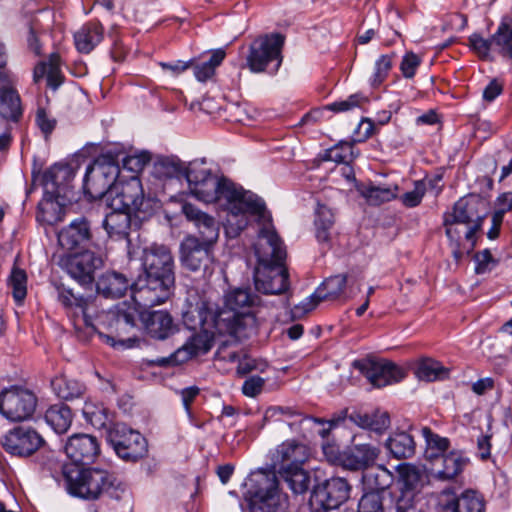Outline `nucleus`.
Returning a JSON list of instances; mask_svg holds the SVG:
<instances>
[{"instance_id": "24", "label": "nucleus", "mask_w": 512, "mask_h": 512, "mask_svg": "<svg viewBox=\"0 0 512 512\" xmlns=\"http://www.w3.org/2000/svg\"><path fill=\"white\" fill-rule=\"evenodd\" d=\"M309 455V448L305 444L292 440L279 445L274 458L279 468H295L303 466Z\"/></svg>"}, {"instance_id": "55", "label": "nucleus", "mask_w": 512, "mask_h": 512, "mask_svg": "<svg viewBox=\"0 0 512 512\" xmlns=\"http://www.w3.org/2000/svg\"><path fill=\"white\" fill-rule=\"evenodd\" d=\"M467 226L468 225L466 224H458L456 226L458 233L455 234L454 237L446 234L453 246L452 254L456 261H460L465 253H470L465 249V247L468 246V242L465 240V231Z\"/></svg>"}, {"instance_id": "62", "label": "nucleus", "mask_w": 512, "mask_h": 512, "mask_svg": "<svg viewBox=\"0 0 512 512\" xmlns=\"http://www.w3.org/2000/svg\"><path fill=\"white\" fill-rule=\"evenodd\" d=\"M56 119L48 115L44 108H38L36 112V124L47 137L56 126Z\"/></svg>"}, {"instance_id": "51", "label": "nucleus", "mask_w": 512, "mask_h": 512, "mask_svg": "<svg viewBox=\"0 0 512 512\" xmlns=\"http://www.w3.org/2000/svg\"><path fill=\"white\" fill-rule=\"evenodd\" d=\"M393 57L394 54H385L376 60L369 80L372 87H379L386 80L393 66Z\"/></svg>"}, {"instance_id": "14", "label": "nucleus", "mask_w": 512, "mask_h": 512, "mask_svg": "<svg viewBox=\"0 0 512 512\" xmlns=\"http://www.w3.org/2000/svg\"><path fill=\"white\" fill-rule=\"evenodd\" d=\"M44 444L45 440L35 429L25 426L9 430L1 439L4 450L19 457L31 456Z\"/></svg>"}, {"instance_id": "64", "label": "nucleus", "mask_w": 512, "mask_h": 512, "mask_svg": "<svg viewBox=\"0 0 512 512\" xmlns=\"http://www.w3.org/2000/svg\"><path fill=\"white\" fill-rule=\"evenodd\" d=\"M419 65V57L416 54L410 52L405 54L403 57L400 64V70L405 78H412L415 75L416 69Z\"/></svg>"}, {"instance_id": "17", "label": "nucleus", "mask_w": 512, "mask_h": 512, "mask_svg": "<svg viewBox=\"0 0 512 512\" xmlns=\"http://www.w3.org/2000/svg\"><path fill=\"white\" fill-rule=\"evenodd\" d=\"M211 247L196 235H187L180 244V261L190 271L207 269L211 263Z\"/></svg>"}, {"instance_id": "25", "label": "nucleus", "mask_w": 512, "mask_h": 512, "mask_svg": "<svg viewBox=\"0 0 512 512\" xmlns=\"http://www.w3.org/2000/svg\"><path fill=\"white\" fill-rule=\"evenodd\" d=\"M74 177L72 168L67 164H55L47 169L42 177L46 193L60 197Z\"/></svg>"}, {"instance_id": "32", "label": "nucleus", "mask_w": 512, "mask_h": 512, "mask_svg": "<svg viewBox=\"0 0 512 512\" xmlns=\"http://www.w3.org/2000/svg\"><path fill=\"white\" fill-rule=\"evenodd\" d=\"M440 467H433L434 475L440 480H451L459 475L465 465L467 459L460 451H450L446 453L441 459Z\"/></svg>"}, {"instance_id": "13", "label": "nucleus", "mask_w": 512, "mask_h": 512, "mask_svg": "<svg viewBox=\"0 0 512 512\" xmlns=\"http://www.w3.org/2000/svg\"><path fill=\"white\" fill-rule=\"evenodd\" d=\"M217 334L221 335L213 326L199 328V332L195 333L187 343L178 348L169 357H160L153 362L160 367H166L178 365L186 362L193 356L205 354L212 348Z\"/></svg>"}, {"instance_id": "48", "label": "nucleus", "mask_w": 512, "mask_h": 512, "mask_svg": "<svg viewBox=\"0 0 512 512\" xmlns=\"http://www.w3.org/2000/svg\"><path fill=\"white\" fill-rule=\"evenodd\" d=\"M51 385L58 397L64 400L77 398L83 393V385L81 383L64 376L53 379Z\"/></svg>"}, {"instance_id": "12", "label": "nucleus", "mask_w": 512, "mask_h": 512, "mask_svg": "<svg viewBox=\"0 0 512 512\" xmlns=\"http://www.w3.org/2000/svg\"><path fill=\"white\" fill-rule=\"evenodd\" d=\"M36 405V396L27 389L12 386L0 392V413L10 421L30 418Z\"/></svg>"}, {"instance_id": "54", "label": "nucleus", "mask_w": 512, "mask_h": 512, "mask_svg": "<svg viewBox=\"0 0 512 512\" xmlns=\"http://www.w3.org/2000/svg\"><path fill=\"white\" fill-rule=\"evenodd\" d=\"M353 158V146L345 142L326 150L324 159L335 163H348Z\"/></svg>"}, {"instance_id": "3", "label": "nucleus", "mask_w": 512, "mask_h": 512, "mask_svg": "<svg viewBox=\"0 0 512 512\" xmlns=\"http://www.w3.org/2000/svg\"><path fill=\"white\" fill-rule=\"evenodd\" d=\"M257 222L261 228L255 245V253L259 260L254 273L255 288L263 294H284L290 285L288 270L283 264L286 258L285 247L272 226L270 213L269 220Z\"/></svg>"}, {"instance_id": "11", "label": "nucleus", "mask_w": 512, "mask_h": 512, "mask_svg": "<svg viewBox=\"0 0 512 512\" xmlns=\"http://www.w3.org/2000/svg\"><path fill=\"white\" fill-rule=\"evenodd\" d=\"M107 203L111 210L121 209L130 213L145 212L148 207L142 183L135 175L125 182H117L110 191Z\"/></svg>"}, {"instance_id": "40", "label": "nucleus", "mask_w": 512, "mask_h": 512, "mask_svg": "<svg viewBox=\"0 0 512 512\" xmlns=\"http://www.w3.org/2000/svg\"><path fill=\"white\" fill-rule=\"evenodd\" d=\"M278 473L294 494H303L310 487V476L302 466L295 468H279Z\"/></svg>"}, {"instance_id": "39", "label": "nucleus", "mask_w": 512, "mask_h": 512, "mask_svg": "<svg viewBox=\"0 0 512 512\" xmlns=\"http://www.w3.org/2000/svg\"><path fill=\"white\" fill-rule=\"evenodd\" d=\"M58 197L49 195L38 205L37 220L41 223L54 225L63 220L65 209L57 200Z\"/></svg>"}, {"instance_id": "10", "label": "nucleus", "mask_w": 512, "mask_h": 512, "mask_svg": "<svg viewBox=\"0 0 512 512\" xmlns=\"http://www.w3.org/2000/svg\"><path fill=\"white\" fill-rule=\"evenodd\" d=\"M107 440L123 460L136 462L148 452L146 439L124 423H115L108 429Z\"/></svg>"}, {"instance_id": "9", "label": "nucleus", "mask_w": 512, "mask_h": 512, "mask_svg": "<svg viewBox=\"0 0 512 512\" xmlns=\"http://www.w3.org/2000/svg\"><path fill=\"white\" fill-rule=\"evenodd\" d=\"M247 496L251 512H274L280 505L281 494L275 473L260 471L250 478Z\"/></svg>"}, {"instance_id": "8", "label": "nucleus", "mask_w": 512, "mask_h": 512, "mask_svg": "<svg viewBox=\"0 0 512 512\" xmlns=\"http://www.w3.org/2000/svg\"><path fill=\"white\" fill-rule=\"evenodd\" d=\"M284 44V36L279 33L266 34L255 39L249 47L246 64L251 72L261 73L268 69L269 65L276 62L272 72H276L281 65V50Z\"/></svg>"}, {"instance_id": "15", "label": "nucleus", "mask_w": 512, "mask_h": 512, "mask_svg": "<svg viewBox=\"0 0 512 512\" xmlns=\"http://www.w3.org/2000/svg\"><path fill=\"white\" fill-rule=\"evenodd\" d=\"M65 271L83 287H90L94 282V272L102 266V258L93 251L69 255L62 260Z\"/></svg>"}, {"instance_id": "52", "label": "nucleus", "mask_w": 512, "mask_h": 512, "mask_svg": "<svg viewBox=\"0 0 512 512\" xmlns=\"http://www.w3.org/2000/svg\"><path fill=\"white\" fill-rule=\"evenodd\" d=\"M27 276L24 270L14 268L10 276L13 298L17 303H22L27 294Z\"/></svg>"}, {"instance_id": "50", "label": "nucleus", "mask_w": 512, "mask_h": 512, "mask_svg": "<svg viewBox=\"0 0 512 512\" xmlns=\"http://www.w3.org/2000/svg\"><path fill=\"white\" fill-rule=\"evenodd\" d=\"M398 473L401 490L416 492L421 481L419 469L411 464H401L398 467Z\"/></svg>"}, {"instance_id": "16", "label": "nucleus", "mask_w": 512, "mask_h": 512, "mask_svg": "<svg viewBox=\"0 0 512 512\" xmlns=\"http://www.w3.org/2000/svg\"><path fill=\"white\" fill-rule=\"evenodd\" d=\"M350 490L344 478L333 477L314 488L311 502L325 510L336 509L348 500Z\"/></svg>"}, {"instance_id": "30", "label": "nucleus", "mask_w": 512, "mask_h": 512, "mask_svg": "<svg viewBox=\"0 0 512 512\" xmlns=\"http://www.w3.org/2000/svg\"><path fill=\"white\" fill-rule=\"evenodd\" d=\"M131 214L126 210H111L106 214L103 226L110 238L127 239L131 226Z\"/></svg>"}, {"instance_id": "44", "label": "nucleus", "mask_w": 512, "mask_h": 512, "mask_svg": "<svg viewBox=\"0 0 512 512\" xmlns=\"http://www.w3.org/2000/svg\"><path fill=\"white\" fill-rule=\"evenodd\" d=\"M185 167L183 163L173 157H163L154 164V174L159 179H172L185 177Z\"/></svg>"}, {"instance_id": "5", "label": "nucleus", "mask_w": 512, "mask_h": 512, "mask_svg": "<svg viewBox=\"0 0 512 512\" xmlns=\"http://www.w3.org/2000/svg\"><path fill=\"white\" fill-rule=\"evenodd\" d=\"M68 492L87 500L98 499L107 494L110 498L120 499L125 492L124 485L107 470L98 468H71L64 471Z\"/></svg>"}, {"instance_id": "20", "label": "nucleus", "mask_w": 512, "mask_h": 512, "mask_svg": "<svg viewBox=\"0 0 512 512\" xmlns=\"http://www.w3.org/2000/svg\"><path fill=\"white\" fill-rule=\"evenodd\" d=\"M347 276L338 274L327 278L317 290L293 309L294 316H301L313 310L321 301L334 299L342 294L347 284Z\"/></svg>"}, {"instance_id": "49", "label": "nucleus", "mask_w": 512, "mask_h": 512, "mask_svg": "<svg viewBox=\"0 0 512 512\" xmlns=\"http://www.w3.org/2000/svg\"><path fill=\"white\" fill-rule=\"evenodd\" d=\"M225 58V51L222 49L215 50L208 61L197 64L194 67V74L198 81L204 82L211 78L216 67H218Z\"/></svg>"}, {"instance_id": "33", "label": "nucleus", "mask_w": 512, "mask_h": 512, "mask_svg": "<svg viewBox=\"0 0 512 512\" xmlns=\"http://www.w3.org/2000/svg\"><path fill=\"white\" fill-rule=\"evenodd\" d=\"M348 418L355 425L377 433H382L390 425L388 413L382 411H374L372 413L353 411L348 415Z\"/></svg>"}, {"instance_id": "28", "label": "nucleus", "mask_w": 512, "mask_h": 512, "mask_svg": "<svg viewBox=\"0 0 512 512\" xmlns=\"http://www.w3.org/2000/svg\"><path fill=\"white\" fill-rule=\"evenodd\" d=\"M210 302L199 301L195 305H190L183 312V323L190 330H198L199 328L214 326V318L216 316Z\"/></svg>"}, {"instance_id": "38", "label": "nucleus", "mask_w": 512, "mask_h": 512, "mask_svg": "<svg viewBox=\"0 0 512 512\" xmlns=\"http://www.w3.org/2000/svg\"><path fill=\"white\" fill-rule=\"evenodd\" d=\"M85 420L96 429H108L112 427L113 416L110 411L102 404L92 401L85 402L82 409Z\"/></svg>"}, {"instance_id": "26", "label": "nucleus", "mask_w": 512, "mask_h": 512, "mask_svg": "<svg viewBox=\"0 0 512 512\" xmlns=\"http://www.w3.org/2000/svg\"><path fill=\"white\" fill-rule=\"evenodd\" d=\"M143 323L146 333L158 340L167 339L177 331L171 315L162 310L149 312L143 317Z\"/></svg>"}, {"instance_id": "58", "label": "nucleus", "mask_w": 512, "mask_h": 512, "mask_svg": "<svg viewBox=\"0 0 512 512\" xmlns=\"http://www.w3.org/2000/svg\"><path fill=\"white\" fill-rule=\"evenodd\" d=\"M366 98L362 96L361 94H353L350 95L345 100H340L333 102L331 104H328L326 106V109L333 111V112H346L350 111L356 107L361 106L362 103L366 102Z\"/></svg>"}, {"instance_id": "47", "label": "nucleus", "mask_w": 512, "mask_h": 512, "mask_svg": "<svg viewBox=\"0 0 512 512\" xmlns=\"http://www.w3.org/2000/svg\"><path fill=\"white\" fill-rule=\"evenodd\" d=\"M398 187L369 185L361 190L362 196L370 205H381L397 196Z\"/></svg>"}, {"instance_id": "18", "label": "nucleus", "mask_w": 512, "mask_h": 512, "mask_svg": "<svg viewBox=\"0 0 512 512\" xmlns=\"http://www.w3.org/2000/svg\"><path fill=\"white\" fill-rule=\"evenodd\" d=\"M64 451L75 465H89L99 456L100 445L95 436L79 433L68 438Z\"/></svg>"}, {"instance_id": "59", "label": "nucleus", "mask_w": 512, "mask_h": 512, "mask_svg": "<svg viewBox=\"0 0 512 512\" xmlns=\"http://www.w3.org/2000/svg\"><path fill=\"white\" fill-rule=\"evenodd\" d=\"M133 302H135L133 300ZM135 306L129 307L127 309H123L118 307L116 313H113V316L115 317L116 325L117 327L121 325L126 326H134L137 316L139 314V308H141L138 304L134 303ZM145 309L144 307H142Z\"/></svg>"}, {"instance_id": "45", "label": "nucleus", "mask_w": 512, "mask_h": 512, "mask_svg": "<svg viewBox=\"0 0 512 512\" xmlns=\"http://www.w3.org/2000/svg\"><path fill=\"white\" fill-rule=\"evenodd\" d=\"M334 224V214L326 205L319 204L316 210L315 226L316 237L320 243H328L330 230Z\"/></svg>"}, {"instance_id": "22", "label": "nucleus", "mask_w": 512, "mask_h": 512, "mask_svg": "<svg viewBox=\"0 0 512 512\" xmlns=\"http://www.w3.org/2000/svg\"><path fill=\"white\" fill-rule=\"evenodd\" d=\"M357 436L353 437V442ZM380 454V450L371 444L354 443L347 451L343 452L341 465L349 470H364L373 465Z\"/></svg>"}, {"instance_id": "57", "label": "nucleus", "mask_w": 512, "mask_h": 512, "mask_svg": "<svg viewBox=\"0 0 512 512\" xmlns=\"http://www.w3.org/2000/svg\"><path fill=\"white\" fill-rule=\"evenodd\" d=\"M151 156L148 152H140L135 155H128L122 159V167L132 173H139L150 162Z\"/></svg>"}, {"instance_id": "46", "label": "nucleus", "mask_w": 512, "mask_h": 512, "mask_svg": "<svg viewBox=\"0 0 512 512\" xmlns=\"http://www.w3.org/2000/svg\"><path fill=\"white\" fill-rule=\"evenodd\" d=\"M449 370L433 359L421 360L416 368V376L427 382L444 379L448 376Z\"/></svg>"}, {"instance_id": "29", "label": "nucleus", "mask_w": 512, "mask_h": 512, "mask_svg": "<svg viewBox=\"0 0 512 512\" xmlns=\"http://www.w3.org/2000/svg\"><path fill=\"white\" fill-rule=\"evenodd\" d=\"M130 280L122 273L116 271L104 272L96 282L97 292L105 298L122 297L129 287Z\"/></svg>"}, {"instance_id": "36", "label": "nucleus", "mask_w": 512, "mask_h": 512, "mask_svg": "<svg viewBox=\"0 0 512 512\" xmlns=\"http://www.w3.org/2000/svg\"><path fill=\"white\" fill-rule=\"evenodd\" d=\"M23 113L18 92L11 87L0 89V115L7 120L17 122Z\"/></svg>"}, {"instance_id": "21", "label": "nucleus", "mask_w": 512, "mask_h": 512, "mask_svg": "<svg viewBox=\"0 0 512 512\" xmlns=\"http://www.w3.org/2000/svg\"><path fill=\"white\" fill-rule=\"evenodd\" d=\"M182 213L196 228L200 241L213 245L217 242L220 233L219 222L208 213L202 211L192 203L182 205Z\"/></svg>"}, {"instance_id": "63", "label": "nucleus", "mask_w": 512, "mask_h": 512, "mask_svg": "<svg viewBox=\"0 0 512 512\" xmlns=\"http://www.w3.org/2000/svg\"><path fill=\"white\" fill-rule=\"evenodd\" d=\"M264 384V378L260 376H251L244 381L242 392L248 397H255L262 392Z\"/></svg>"}, {"instance_id": "4", "label": "nucleus", "mask_w": 512, "mask_h": 512, "mask_svg": "<svg viewBox=\"0 0 512 512\" xmlns=\"http://www.w3.org/2000/svg\"><path fill=\"white\" fill-rule=\"evenodd\" d=\"M258 297L248 288H235L224 296V305L214 318L215 329L237 339L248 337L256 329V317L252 308Z\"/></svg>"}, {"instance_id": "27", "label": "nucleus", "mask_w": 512, "mask_h": 512, "mask_svg": "<svg viewBox=\"0 0 512 512\" xmlns=\"http://www.w3.org/2000/svg\"><path fill=\"white\" fill-rule=\"evenodd\" d=\"M55 288L58 295V301L64 306L65 309H78L80 311V315L77 314L76 319L74 320L75 327L77 328L80 326V322H82L83 325L94 329L91 320L86 313L88 300L83 296L76 295L72 289L66 287L64 284H56Z\"/></svg>"}, {"instance_id": "31", "label": "nucleus", "mask_w": 512, "mask_h": 512, "mask_svg": "<svg viewBox=\"0 0 512 512\" xmlns=\"http://www.w3.org/2000/svg\"><path fill=\"white\" fill-rule=\"evenodd\" d=\"M422 436L425 439L424 458L435 465L447 453L450 441L434 433L429 427L422 428Z\"/></svg>"}, {"instance_id": "34", "label": "nucleus", "mask_w": 512, "mask_h": 512, "mask_svg": "<svg viewBox=\"0 0 512 512\" xmlns=\"http://www.w3.org/2000/svg\"><path fill=\"white\" fill-rule=\"evenodd\" d=\"M103 28L98 23H87L74 35L75 45L79 52L90 53L102 40Z\"/></svg>"}, {"instance_id": "35", "label": "nucleus", "mask_w": 512, "mask_h": 512, "mask_svg": "<svg viewBox=\"0 0 512 512\" xmlns=\"http://www.w3.org/2000/svg\"><path fill=\"white\" fill-rule=\"evenodd\" d=\"M386 448L396 459H407L415 454L416 443L413 436L405 431L393 433L386 441Z\"/></svg>"}, {"instance_id": "56", "label": "nucleus", "mask_w": 512, "mask_h": 512, "mask_svg": "<svg viewBox=\"0 0 512 512\" xmlns=\"http://www.w3.org/2000/svg\"><path fill=\"white\" fill-rule=\"evenodd\" d=\"M358 512H385L382 496L378 492L365 493L359 501Z\"/></svg>"}, {"instance_id": "7", "label": "nucleus", "mask_w": 512, "mask_h": 512, "mask_svg": "<svg viewBox=\"0 0 512 512\" xmlns=\"http://www.w3.org/2000/svg\"><path fill=\"white\" fill-rule=\"evenodd\" d=\"M119 174L118 155L112 152L101 154L87 167L83 185L85 193L92 199L105 197L107 201Z\"/></svg>"}, {"instance_id": "37", "label": "nucleus", "mask_w": 512, "mask_h": 512, "mask_svg": "<svg viewBox=\"0 0 512 512\" xmlns=\"http://www.w3.org/2000/svg\"><path fill=\"white\" fill-rule=\"evenodd\" d=\"M483 498L475 491H465L453 501L447 503L443 512H484Z\"/></svg>"}, {"instance_id": "6", "label": "nucleus", "mask_w": 512, "mask_h": 512, "mask_svg": "<svg viewBox=\"0 0 512 512\" xmlns=\"http://www.w3.org/2000/svg\"><path fill=\"white\" fill-rule=\"evenodd\" d=\"M486 203L477 196H467L459 199L453 206L452 211L446 212L443 216L445 233L455 236L458 233L456 226L466 224L465 240L468 246L467 252L473 251L476 246V233L481 230L485 219Z\"/></svg>"}, {"instance_id": "53", "label": "nucleus", "mask_w": 512, "mask_h": 512, "mask_svg": "<svg viewBox=\"0 0 512 512\" xmlns=\"http://www.w3.org/2000/svg\"><path fill=\"white\" fill-rule=\"evenodd\" d=\"M265 419H275V420H284V419H290V418H298V420L294 422H289V426L293 427L297 423H301L305 420H308V417L302 416L297 411L293 410L290 407H282V406H272L269 407L265 411L264 415Z\"/></svg>"}, {"instance_id": "60", "label": "nucleus", "mask_w": 512, "mask_h": 512, "mask_svg": "<svg viewBox=\"0 0 512 512\" xmlns=\"http://www.w3.org/2000/svg\"><path fill=\"white\" fill-rule=\"evenodd\" d=\"M469 44L477 53V55L482 59H488L490 56V50L492 47H494L492 37L490 39H485L476 33L469 37Z\"/></svg>"}, {"instance_id": "41", "label": "nucleus", "mask_w": 512, "mask_h": 512, "mask_svg": "<svg viewBox=\"0 0 512 512\" xmlns=\"http://www.w3.org/2000/svg\"><path fill=\"white\" fill-rule=\"evenodd\" d=\"M45 420L58 434L65 433L72 423V412L66 405H53L45 413Z\"/></svg>"}, {"instance_id": "23", "label": "nucleus", "mask_w": 512, "mask_h": 512, "mask_svg": "<svg viewBox=\"0 0 512 512\" xmlns=\"http://www.w3.org/2000/svg\"><path fill=\"white\" fill-rule=\"evenodd\" d=\"M91 239L90 224L85 218H78L58 232V243L65 250H74Z\"/></svg>"}, {"instance_id": "43", "label": "nucleus", "mask_w": 512, "mask_h": 512, "mask_svg": "<svg viewBox=\"0 0 512 512\" xmlns=\"http://www.w3.org/2000/svg\"><path fill=\"white\" fill-rule=\"evenodd\" d=\"M494 48L503 56L512 60V19L504 18L492 36Z\"/></svg>"}, {"instance_id": "19", "label": "nucleus", "mask_w": 512, "mask_h": 512, "mask_svg": "<svg viewBox=\"0 0 512 512\" xmlns=\"http://www.w3.org/2000/svg\"><path fill=\"white\" fill-rule=\"evenodd\" d=\"M358 367L369 382L377 388L398 383L405 377L404 371L389 361L367 360Z\"/></svg>"}, {"instance_id": "61", "label": "nucleus", "mask_w": 512, "mask_h": 512, "mask_svg": "<svg viewBox=\"0 0 512 512\" xmlns=\"http://www.w3.org/2000/svg\"><path fill=\"white\" fill-rule=\"evenodd\" d=\"M425 192L426 187L424 182L416 181L414 189L404 193L401 197V201L403 205H405L406 207H416L421 203L422 198L425 195Z\"/></svg>"}, {"instance_id": "1", "label": "nucleus", "mask_w": 512, "mask_h": 512, "mask_svg": "<svg viewBox=\"0 0 512 512\" xmlns=\"http://www.w3.org/2000/svg\"><path fill=\"white\" fill-rule=\"evenodd\" d=\"M185 178L191 195L197 200L216 203L227 211L224 228L228 237H237L248 226L249 216L256 221L269 220V211L262 198L213 174L204 160L189 162L185 167Z\"/></svg>"}, {"instance_id": "42", "label": "nucleus", "mask_w": 512, "mask_h": 512, "mask_svg": "<svg viewBox=\"0 0 512 512\" xmlns=\"http://www.w3.org/2000/svg\"><path fill=\"white\" fill-rule=\"evenodd\" d=\"M393 481V473L382 465L370 469L363 475V483L371 492L384 491Z\"/></svg>"}, {"instance_id": "2", "label": "nucleus", "mask_w": 512, "mask_h": 512, "mask_svg": "<svg viewBox=\"0 0 512 512\" xmlns=\"http://www.w3.org/2000/svg\"><path fill=\"white\" fill-rule=\"evenodd\" d=\"M142 265L144 275L133 283L132 299L140 307L151 308L164 303L174 286V262L170 249L156 244L145 248Z\"/></svg>"}]
</instances>
